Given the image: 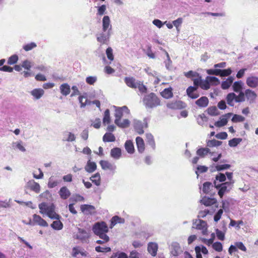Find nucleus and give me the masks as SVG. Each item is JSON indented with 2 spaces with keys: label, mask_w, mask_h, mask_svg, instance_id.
<instances>
[{
  "label": "nucleus",
  "mask_w": 258,
  "mask_h": 258,
  "mask_svg": "<svg viewBox=\"0 0 258 258\" xmlns=\"http://www.w3.org/2000/svg\"><path fill=\"white\" fill-rule=\"evenodd\" d=\"M40 213L46 214L51 219L59 220L60 216L55 212V206L53 204L48 205L46 203H42L38 206Z\"/></svg>",
  "instance_id": "nucleus-1"
},
{
  "label": "nucleus",
  "mask_w": 258,
  "mask_h": 258,
  "mask_svg": "<svg viewBox=\"0 0 258 258\" xmlns=\"http://www.w3.org/2000/svg\"><path fill=\"white\" fill-rule=\"evenodd\" d=\"M143 102L146 107L150 108L156 107L160 104L159 99L153 93L146 95L144 98Z\"/></svg>",
  "instance_id": "nucleus-2"
},
{
  "label": "nucleus",
  "mask_w": 258,
  "mask_h": 258,
  "mask_svg": "<svg viewBox=\"0 0 258 258\" xmlns=\"http://www.w3.org/2000/svg\"><path fill=\"white\" fill-rule=\"evenodd\" d=\"M234 181H227L221 184H217L216 181H214L216 188H219L218 195L222 198L226 192L229 191L233 187Z\"/></svg>",
  "instance_id": "nucleus-3"
},
{
  "label": "nucleus",
  "mask_w": 258,
  "mask_h": 258,
  "mask_svg": "<svg viewBox=\"0 0 258 258\" xmlns=\"http://www.w3.org/2000/svg\"><path fill=\"white\" fill-rule=\"evenodd\" d=\"M134 127L138 134L142 135L144 133V128L148 127L147 121L146 119H144L143 122L135 119L134 120Z\"/></svg>",
  "instance_id": "nucleus-4"
},
{
  "label": "nucleus",
  "mask_w": 258,
  "mask_h": 258,
  "mask_svg": "<svg viewBox=\"0 0 258 258\" xmlns=\"http://www.w3.org/2000/svg\"><path fill=\"white\" fill-rule=\"evenodd\" d=\"M92 230L95 234H97L103 232H107L108 231V228L104 222H97L93 226Z\"/></svg>",
  "instance_id": "nucleus-5"
},
{
  "label": "nucleus",
  "mask_w": 258,
  "mask_h": 258,
  "mask_svg": "<svg viewBox=\"0 0 258 258\" xmlns=\"http://www.w3.org/2000/svg\"><path fill=\"white\" fill-rule=\"evenodd\" d=\"M111 34L112 32H110V31H103L102 32L96 35L97 40L102 44H107Z\"/></svg>",
  "instance_id": "nucleus-6"
},
{
  "label": "nucleus",
  "mask_w": 258,
  "mask_h": 258,
  "mask_svg": "<svg viewBox=\"0 0 258 258\" xmlns=\"http://www.w3.org/2000/svg\"><path fill=\"white\" fill-rule=\"evenodd\" d=\"M115 108V120H121V118L123 116V113H125L127 114H130V111L128 109L127 106H123L121 107H117L116 106H114Z\"/></svg>",
  "instance_id": "nucleus-7"
},
{
  "label": "nucleus",
  "mask_w": 258,
  "mask_h": 258,
  "mask_svg": "<svg viewBox=\"0 0 258 258\" xmlns=\"http://www.w3.org/2000/svg\"><path fill=\"white\" fill-rule=\"evenodd\" d=\"M193 224L194 226L192 227L202 230L203 234L206 235L207 234V224L205 221L196 220Z\"/></svg>",
  "instance_id": "nucleus-8"
},
{
  "label": "nucleus",
  "mask_w": 258,
  "mask_h": 258,
  "mask_svg": "<svg viewBox=\"0 0 258 258\" xmlns=\"http://www.w3.org/2000/svg\"><path fill=\"white\" fill-rule=\"evenodd\" d=\"M26 188H29L30 190L38 194L40 191V186L39 184L35 182L34 180L28 181L25 185Z\"/></svg>",
  "instance_id": "nucleus-9"
},
{
  "label": "nucleus",
  "mask_w": 258,
  "mask_h": 258,
  "mask_svg": "<svg viewBox=\"0 0 258 258\" xmlns=\"http://www.w3.org/2000/svg\"><path fill=\"white\" fill-rule=\"evenodd\" d=\"M78 232L74 236L75 238L84 241L89 238V233L86 230L79 228H78Z\"/></svg>",
  "instance_id": "nucleus-10"
},
{
  "label": "nucleus",
  "mask_w": 258,
  "mask_h": 258,
  "mask_svg": "<svg viewBox=\"0 0 258 258\" xmlns=\"http://www.w3.org/2000/svg\"><path fill=\"white\" fill-rule=\"evenodd\" d=\"M232 115V113H228L221 116L220 120L216 121L215 123V125L217 127H222L225 125L227 122L228 118Z\"/></svg>",
  "instance_id": "nucleus-11"
},
{
  "label": "nucleus",
  "mask_w": 258,
  "mask_h": 258,
  "mask_svg": "<svg viewBox=\"0 0 258 258\" xmlns=\"http://www.w3.org/2000/svg\"><path fill=\"white\" fill-rule=\"evenodd\" d=\"M167 107L172 109H180L184 107V103L181 101H175L167 103Z\"/></svg>",
  "instance_id": "nucleus-12"
},
{
  "label": "nucleus",
  "mask_w": 258,
  "mask_h": 258,
  "mask_svg": "<svg viewBox=\"0 0 258 258\" xmlns=\"http://www.w3.org/2000/svg\"><path fill=\"white\" fill-rule=\"evenodd\" d=\"M102 31H110L112 32V26L109 16H105L102 19Z\"/></svg>",
  "instance_id": "nucleus-13"
},
{
  "label": "nucleus",
  "mask_w": 258,
  "mask_h": 258,
  "mask_svg": "<svg viewBox=\"0 0 258 258\" xmlns=\"http://www.w3.org/2000/svg\"><path fill=\"white\" fill-rule=\"evenodd\" d=\"M245 97L249 103H253L257 97L256 94L250 89H246L245 91Z\"/></svg>",
  "instance_id": "nucleus-14"
},
{
  "label": "nucleus",
  "mask_w": 258,
  "mask_h": 258,
  "mask_svg": "<svg viewBox=\"0 0 258 258\" xmlns=\"http://www.w3.org/2000/svg\"><path fill=\"white\" fill-rule=\"evenodd\" d=\"M246 84L250 88H255L258 86V77L250 76L246 79Z\"/></svg>",
  "instance_id": "nucleus-15"
},
{
  "label": "nucleus",
  "mask_w": 258,
  "mask_h": 258,
  "mask_svg": "<svg viewBox=\"0 0 258 258\" xmlns=\"http://www.w3.org/2000/svg\"><path fill=\"white\" fill-rule=\"evenodd\" d=\"M158 248V245L155 242H149L148 244V251L153 256L156 255Z\"/></svg>",
  "instance_id": "nucleus-16"
},
{
  "label": "nucleus",
  "mask_w": 258,
  "mask_h": 258,
  "mask_svg": "<svg viewBox=\"0 0 258 258\" xmlns=\"http://www.w3.org/2000/svg\"><path fill=\"white\" fill-rule=\"evenodd\" d=\"M124 82L128 87L133 89H136L139 81L136 80L133 77H125Z\"/></svg>",
  "instance_id": "nucleus-17"
},
{
  "label": "nucleus",
  "mask_w": 258,
  "mask_h": 258,
  "mask_svg": "<svg viewBox=\"0 0 258 258\" xmlns=\"http://www.w3.org/2000/svg\"><path fill=\"white\" fill-rule=\"evenodd\" d=\"M101 168L103 170H110L111 171H114L116 169V166L112 164L110 162L105 160H101L99 162Z\"/></svg>",
  "instance_id": "nucleus-18"
},
{
  "label": "nucleus",
  "mask_w": 258,
  "mask_h": 258,
  "mask_svg": "<svg viewBox=\"0 0 258 258\" xmlns=\"http://www.w3.org/2000/svg\"><path fill=\"white\" fill-rule=\"evenodd\" d=\"M58 194L60 198L63 200L67 199L71 196V192L66 186L60 188Z\"/></svg>",
  "instance_id": "nucleus-19"
},
{
  "label": "nucleus",
  "mask_w": 258,
  "mask_h": 258,
  "mask_svg": "<svg viewBox=\"0 0 258 258\" xmlns=\"http://www.w3.org/2000/svg\"><path fill=\"white\" fill-rule=\"evenodd\" d=\"M30 93L35 99L38 100L44 95V91L42 89L37 88L32 90Z\"/></svg>",
  "instance_id": "nucleus-20"
},
{
  "label": "nucleus",
  "mask_w": 258,
  "mask_h": 258,
  "mask_svg": "<svg viewBox=\"0 0 258 258\" xmlns=\"http://www.w3.org/2000/svg\"><path fill=\"white\" fill-rule=\"evenodd\" d=\"M33 221L34 222H35L40 226L43 227L48 226L47 223L44 219H43L40 216L37 215L36 214L33 215Z\"/></svg>",
  "instance_id": "nucleus-21"
},
{
  "label": "nucleus",
  "mask_w": 258,
  "mask_h": 258,
  "mask_svg": "<svg viewBox=\"0 0 258 258\" xmlns=\"http://www.w3.org/2000/svg\"><path fill=\"white\" fill-rule=\"evenodd\" d=\"M138 150L140 153H143L145 150V144L143 139L138 137L136 139Z\"/></svg>",
  "instance_id": "nucleus-22"
},
{
  "label": "nucleus",
  "mask_w": 258,
  "mask_h": 258,
  "mask_svg": "<svg viewBox=\"0 0 258 258\" xmlns=\"http://www.w3.org/2000/svg\"><path fill=\"white\" fill-rule=\"evenodd\" d=\"M79 101L81 104L80 107L81 108L85 107L86 105H91L92 104V101L88 100L87 96L82 95L79 97Z\"/></svg>",
  "instance_id": "nucleus-23"
},
{
  "label": "nucleus",
  "mask_w": 258,
  "mask_h": 258,
  "mask_svg": "<svg viewBox=\"0 0 258 258\" xmlns=\"http://www.w3.org/2000/svg\"><path fill=\"white\" fill-rule=\"evenodd\" d=\"M96 168L97 165L96 163L94 162H91L89 160L85 167V169L87 172L92 173L96 169Z\"/></svg>",
  "instance_id": "nucleus-24"
},
{
  "label": "nucleus",
  "mask_w": 258,
  "mask_h": 258,
  "mask_svg": "<svg viewBox=\"0 0 258 258\" xmlns=\"http://www.w3.org/2000/svg\"><path fill=\"white\" fill-rule=\"evenodd\" d=\"M209 103L208 98L203 96L196 101V104L200 107H205L208 106Z\"/></svg>",
  "instance_id": "nucleus-25"
},
{
  "label": "nucleus",
  "mask_w": 258,
  "mask_h": 258,
  "mask_svg": "<svg viewBox=\"0 0 258 258\" xmlns=\"http://www.w3.org/2000/svg\"><path fill=\"white\" fill-rule=\"evenodd\" d=\"M110 156L115 159H118L121 156V150L119 148H114L111 150Z\"/></svg>",
  "instance_id": "nucleus-26"
},
{
  "label": "nucleus",
  "mask_w": 258,
  "mask_h": 258,
  "mask_svg": "<svg viewBox=\"0 0 258 258\" xmlns=\"http://www.w3.org/2000/svg\"><path fill=\"white\" fill-rule=\"evenodd\" d=\"M94 209V207L92 205H83L81 206V210L85 214H91Z\"/></svg>",
  "instance_id": "nucleus-27"
},
{
  "label": "nucleus",
  "mask_w": 258,
  "mask_h": 258,
  "mask_svg": "<svg viewBox=\"0 0 258 258\" xmlns=\"http://www.w3.org/2000/svg\"><path fill=\"white\" fill-rule=\"evenodd\" d=\"M217 201L214 198H210L205 197L201 200V203L206 206H211L216 204Z\"/></svg>",
  "instance_id": "nucleus-28"
},
{
  "label": "nucleus",
  "mask_w": 258,
  "mask_h": 258,
  "mask_svg": "<svg viewBox=\"0 0 258 258\" xmlns=\"http://www.w3.org/2000/svg\"><path fill=\"white\" fill-rule=\"evenodd\" d=\"M59 88L60 93L64 96H67L70 93V86L67 83L61 84Z\"/></svg>",
  "instance_id": "nucleus-29"
},
{
  "label": "nucleus",
  "mask_w": 258,
  "mask_h": 258,
  "mask_svg": "<svg viewBox=\"0 0 258 258\" xmlns=\"http://www.w3.org/2000/svg\"><path fill=\"white\" fill-rule=\"evenodd\" d=\"M146 140L147 143L150 146H151V147L152 148L153 150H155L156 148V145L153 136L150 133H147L146 135Z\"/></svg>",
  "instance_id": "nucleus-30"
},
{
  "label": "nucleus",
  "mask_w": 258,
  "mask_h": 258,
  "mask_svg": "<svg viewBox=\"0 0 258 258\" xmlns=\"http://www.w3.org/2000/svg\"><path fill=\"white\" fill-rule=\"evenodd\" d=\"M114 123L120 128H126L130 126V121L128 119H124L122 121L121 120H114Z\"/></svg>",
  "instance_id": "nucleus-31"
},
{
  "label": "nucleus",
  "mask_w": 258,
  "mask_h": 258,
  "mask_svg": "<svg viewBox=\"0 0 258 258\" xmlns=\"http://www.w3.org/2000/svg\"><path fill=\"white\" fill-rule=\"evenodd\" d=\"M236 94L234 93H230L228 94L226 97V101L227 104L230 106L234 105V101L236 102Z\"/></svg>",
  "instance_id": "nucleus-32"
},
{
  "label": "nucleus",
  "mask_w": 258,
  "mask_h": 258,
  "mask_svg": "<svg viewBox=\"0 0 258 258\" xmlns=\"http://www.w3.org/2000/svg\"><path fill=\"white\" fill-rule=\"evenodd\" d=\"M197 155L204 158L208 153H211L210 150L208 148H201L196 152Z\"/></svg>",
  "instance_id": "nucleus-33"
},
{
  "label": "nucleus",
  "mask_w": 258,
  "mask_h": 258,
  "mask_svg": "<svg viewBox=\"0 0 258 258\" xmlns=\"http://www.w3.org/2000/svg\"><path fill=\"white\" fill-rule=\"evenodd\" d=\"M110 228H112L117 223H124V219L117 216H113L111 220Z\"/></svg>",
  "instance_id": "nucleus-34"
},
{
  "label": "nucleus",
  "mask_w": 258,
  "mask_h": 258,
  "mask_svg": "<svg viewBox=\"0 0 258 258\" xmlns=\"http://www.w3.org/2000/svg\"><path fill=\"white\" fill-rule=\"evenodd\" d=\"M124 147L128 153L132 154L134 152V146L133 142L131 140L126 141L124 144Z\"/></svg>",
  "instance_id": "nucleus-35"
},
{
  "label": "nucleus",
  "mask_w": 258,
  "mask_h": 258,
  "mask_svg": "<svg viewBox=\"0 0 258 258\" xmlns=\"http://www.w3.org/2000/svg\"><path fill=\"white\" fill-rule=\"evenodd\" d=\"M90 179L96 185L99 186L101 183V177L100 174L99 173H96L91 177Z\"/></svg>",
  "instance_id": "nucleus-36"
},
{
  "label": "nucleus",
  "mask_w": 258,
  "mask_h": 258,
  "mask_svg": "<svg viewBox=\"0 0 258 258\" xmlns=\"http://www.w3.org/2000/svg\"><path fill=\"white\" fill-rule=\"evenodd\" d=\"M161 96L166 99H169L173 96V93L172 92V88H168L165 89L161 93Z\"/></svg>",
  "instance_id": "nucleus-37"
},
{
  "label": "nucleus",
  "mask_w": 258,
  "mask_h": 258,
  "mask_svg": "<svg viewBox=\"0 0 258 258\" xmlns=\"http://www.w3.org/2000/svg\"><path fill=\"white\" fill-rule=\"evenodd\" d=\"M62 140L67 142H74L76 140V136L71 132H67L64 134Z\"/></svg>",
  "instance_id": "nucleus-38"
},
{
  "label": "nucleus",
  "mask_w": 258,
  "mask_h": 258,
  "mask_svg": "<svg viewBox=\"0 0 258 258\" xmlns=\"http://www.w3.org/2000/svg\"><path fill=\"white\" fill-rule=\"evenodd\" d=\"M104 142H112L115 141V136L111 133H106L103 137Z\"/></svg>",
  "instance_id": "nucleus-39"
},
{
  "label": "nucleus",
  "mask_w": 258,
  "mask_h": 258,
  "mask_svg": "<svg viewBox=\"0 0 258 258\" xmlns=\"http://www.w3.org/2000/svg\"><path fill=\"white\" fill-rule=\"evenodd\" d=\"M233 81V78L229 77L226 81H223L221 84V87L223 89H227L230 87Z\"/></svg>",
  "instance_id": "nucleus-40"
},
{
  "label": "nucleus",
  "mask_w": 258,
  "mask_h": 258,
  "mask_svg": "<svg viewBox=\"0 0 258 258\" xmlns=\"http://www.w3.org/2000/svg\"><path fill=\"white\" fill-rule=\"evenodd\" d=\"M221 141H217L216 140H208L207 142V146L209 147H218L222 144Z\"/></svg>",
  "instance_id": "nucleus-41"
},
{
  "label": "nucleus",
  "mask_w": 258,
  "mask_h": 258,
  "mask_svg": "<svg viewBox=\"0 0 258 258\" xmlns=\"http://www.w3.org/2000/svg\"><path fill=\"white\" fill-rule=\"evenodd\" d=\"M110 122V111L109 110L107 109L105 110L104 114V117L103 118V123L105 125L106 124H108Z\"/></svg>",
  "instance_id": "nucleus-42"
},
{
  "label": "nucleus",
  "mask_w": 258,
  "mask_h": 258,
  "mask_svg": "<svg viewBox=\"0 0 258 258\" xmlns=\"http://www.w3.org/2000/svg\"><path fill=\"white\" fill-rule=\"evenodd\" d=\"M51 227L55 230H61L63 227L62 223L59 220L53 222Z\"/></svg>",
  "instance_id": "nucleus-43"
},
{
  "label": "nucleus",
  "mask_w": 258,
  "mask_h": 258,
  "mask_svg": "<svg viewBox=\"0 0 258 258\" xmlns=\"http://www.w3.org/2000/svg\"><path fill=\"white\" fill-rule=\"evenodd\" d=\"M213 187L212 183L210 182H205L203 184V191L205 194H208L211 188Z\"/></svg>",
  "instance_id": "nucleus-44"
},
{
  "label": "nucleus",
  "mask_w": 258,
  "mask_h": 258,
  "mask_svg": "<svg viewBox=\"0 0 258 258\" xmlns=\"http://www.w3.org/2000/svg\"><path fill=\"white\" fill-rule=\"evenodd\" d=\"M242 141L241 138H233L229 141L228 145L230 147H234L237 146Z\"/></svg>",
  "instance_id": "nucleus-45"
},
{
  "label": "nucleus",
  "mask_w": 258,
  "mask_h": 258,
  "mask_svg": "<svg viewBox=\"0 0 258 258\" xmlns=\"http://www.w3.org/2000/svg\"><path fill=\"white\" fill-rule=\"evenodd\" d=\"M59 181L56 180H54L53 177H50L49 178L48 182V187L49 188H53L56 186L59 183Z\"/></svg>",
  "instance_id": "nucleus-46"
},
{
  "label": "nucleus",
  "mask_w": 258,
  "mask_h": 258,
  "mask_svg": "<svg viewBox=\"0 0 258 258\" xmlns=\"http://www.w3.org/2000/svg\"><path fill=\"white\" fill-rule=\"evenodd\" d=\"M242 82L241 81L235 82L233 85V89L236 92H240L242 89Z\"/></svg>",
  "instance_id": "nucleus-47"
},
{
  "label": "nucleus",
  "mask_w": 258,
  "mask_h": 258,
  "mask_svg": "<svg viewBox=\"0 0 258 258\" xmlns=\"http://www.w3.org/2000/svg\"><path fill=\"white\" fill-rule=\"evenodd\" d=\"M226 228H224V231H222L218 229H216V233L217 238L220 240H223L225 239V232L226 231Z\"/></svg>",
  "instance_id": "nucleus-48"
},
{
  "label": "nucleus",
  "mask_w": 258,
  "mask_h": 258,
  "mask_svg": "<svg viewBox=\"0 0 258 258\" xmlns=\"http://www.w3.org/2000/svg\"><path fill=\"white\" fill-rule=\"evenodd\" d=\"M245 117L240 115L234 114L231 119L233 122H240L244 121Z\"/></svg>",
  "instance_id": "nucleus-49"
},
{
  "label": "nucleus",
  "mask_w": 258,
  "mask_h": 258,
  "mask_svg": "<svg viewBox=\"0 0 258 258\" xmlns=\"http://www.w3.org/2000/svg\"><path fill=\"white\" fill-rule=\"evenodd\" d=\"M182 22L183 19L182 18H178L177 19L172 22L173 25L176 27L178 32H179L180 30L179 27L181 26Z\"/></svg>",
  "instance_id": "nucleus-50"
},
{
  "label": "nucleus",
  "mask_w": 258,
  "mask_h": 258,
  "mask_svg": "<svg viewBox=\"0 0 258 258\" xmlns=\"http://www.w3.org/2000/svg\"><path fill=\"white\" fill-rule=\"evenodd\" d=\"M245 92H243L240 91L238 96L236 95V102H241L245 101Z\"/></svg>",
  "instance_id": "nucleus-51"
},
{
  "label": "nucleus",
  "mask_w": 258,
  "mask_h": 258,
  "mask_svg": "<svg viewBox=\"0 0 258 258\" xmlns=\"http://www.w3.org/2000/svg\"><path fill=\"white\" fill-rule=\"evenodd\" d=\"M213 248L217 251L220 252L222 251L223 246L221 242H216L212 244Z\"/></svg>",
  "instance_id": "nucleus-52"
},
{
  "label": "nucleus",
  "mask_w": 258,
  "mask_h": 258,
  "mask_svg": "<svg viewBox=\"0 0 258 258\" xmlns=\"http://www.w3.org/2000/svg\"><path fill=\"white\" fill-rule=\"evenodd\" d=\"M106 54L107 58L110 61H112L114 59V56L113 54V50L111 47H108L106 50Z\"/></svg>",
  "instance_id": "nucleus-53"
},
{
  "label": "nucleus",
  "mask_w": 258,
  "mask_h": 258,
  "mask_svg": "<svg viewBox=\"0 0 258 258\" xmlns=\"http://www.w3.org/2000/svg\"><path fill=\"white\" fill-rule=\"evenodd\" d=\"M95 250L99 252H107L111 251V248L109 247H101L98 246L95 247Z\"/></svg>",
  "instance_id": "nucleus-54"
},
{
  "label": "nucleus",
  "mask_w": 258,
  "mask_h": 258,
  "mask_svg": "<svg viewBox=\"0 0 258 258\" xmlns=\"http://www.w3.org/2000/svg\"><path fill=\"white\" fill-rule=\"evenodd\" d=\"M231 167L230 164H225L222 165H217L215 166L216 170L220 171L224 170H226Z\"/></svg>",
  "instance_id": "nucleus-55"
},
{
  "label": "nucleus",
  "mask_w": 258,
  "mask_h": 258,
  "mask_svg": "<svg viewBox=\"0 0 258 258\" xmlns=\"http://www.w3.org/2000/svg\"><path fill=\"white\" fill-rule=\"evenodd\" d=\"M197 170L196 172V174L197 175V176H199V172L200 173L206 172L208 171V167L205 166H202V165H199L197 168Z\"/></svg>",
  "instance_id": "nucleus-56"
},
{
  "label": "nucleus",
  "mask_w": 258,
  "mask_h": 258,
  "mask_svg": "<svg viewBox=\"0 0 258 258\" xmlns=\"http://www.w3.org/2000/svg\"><path fill=\"white\" fill-rule=\"evenodd\" d=\"M222 70L220 69H210L207 71V73L209 75H215L216 76H220Z\"/></svg>",
  "instance_id": "nucleus-57"
},
{
  "label": "nucleus",
  "mask_w": 258,
  "mask_h": 258,
  "mask_svg": "<svg viewBox=\"0 0 258 258\" xmlns=\"http://www.w3.org/2000/svg\"><path fill=\"white\" fill-rule=\"evenodd\" d=\"M137 88H138L141 93H145L147 91L146 87L143 84V82L139 81L138 83V85H137Z\"/></svg>",
  "instance_id": "nucleus-58"
},
{
  "label": "nucleus",
  "mask_w": 258,
  "mask_h": 258,
  "mask_svg": "<svg viewBox=\"0 0 258 258\" xmlns=\"http://www.w3.org/2000/svg\"><path fill=\"white\" fill-rule=\"evenodd\" d=\"M18 60V56L16 55H13L8 60V63L9 64H13L16 63Z\"/></svg>",
  "instance_id": "nucleus-59"
},
{
  "label": "nucleus",
  "mask_w": 258,
  "mask_h": 258,
  "mask_svg": "<svg viewBox=\"0 0 258 258\" xmlns=\"http://www.w3.org/2000/svg\"><path fill=\"white\" fill-rule=\"evenodd\" d=\"M97 78L96 76H89L86 78V82L89 85H93L97 81Z\"/></svg>",
  "instance_id": "nucleus-60"
},
{
  "label": "nucleus",
  "mask_w": 258,
  "mask_h": 258,
  "mask_svg": "<svg viewBox=\"0 0 258 258\" xmlns=\"http://www.w3.org/2000/svg\"><path fill=\"white\" fill-rule=\"evenodd\" d=\"M215 178H216V180L215 181H216L217 182V181H219V182H224L226 179L225 175L222 173H218L216 176Z\"/></svg>",
  "instance_id": "nucleus-61"
},
{
  "label": "nucleus",
  "mask_w": 258,
  "mask_h": 258,
  "mask_svg": "<svg viewBox=\"0 0 258 258\" xmlns=\"http://www.w3.org/2000/svg\"><path fill=\"white\" fill-rule=\"evenodd\" d=\"M207 79L209 80L210 83H212L215 85H217L220 84L219 80L215 77H208Z\"/></svg>",
  "instance_id": "nucleus-62"
},
{
  "label": "nucleus",
  "mask_w": 258,
  "mask_h": 258,
  "mask_svg": "<svg viewBox=\"0 0 258 258\" xmlns=\"http://www.w3.org/2000/svg\"><path fill=\"white\" fill-rule=\"evenodd\" d=\"M184 75L188 78H191L199 76V74L197 72H194L192 71H189L188 72H184Z\"/></svg>",
  "instance_id": "nucleus-63"
},
{
  "label": "nucleus",
  "mask_w": 258,
  "mask_h": 258,
  "mask_svg": "<svg viewBox=\"0 0 258 258\" xmlns=\"http://www.w3.org/2000/svg\"><path fill=\"white\" fill-rule=\"evenodd\" d=\"M200 87L202 89L204 90H208L210 88V82L209 80L202 81L200 83Z\"/></svg>",
  "instance_id": "nucleus-64"
}]
</instances>
